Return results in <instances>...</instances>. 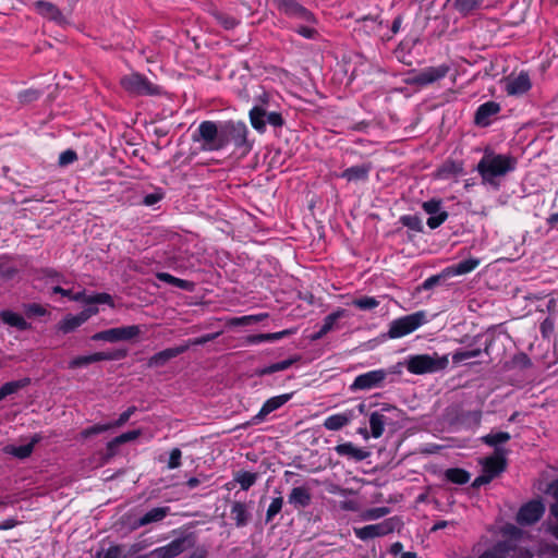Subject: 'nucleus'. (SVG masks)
Returning <instances> with one entry per match:
<instances>
[{
    "mask_svg": "<svg viewBox=\"0 0 558 558\" xmlns=\"http://www.w3.org/2000/svg\"><path fill=\"white\" fill-rule=\"evenodd\" d=\"M83 302L87 304H108L114 306L112 298L108 293H96L88 296H83Z\"/></svg>",
    "mask_w": 558,
    "mask_h": 558,
    "instance_id": "42",
    "label": "nucleus"
},
{
    "mask_svg": "<svg viewBox=\"0 0 558 558\" xmlns=\"http://www.w3.org/2000/svg\"><path fill=\"white\" fill-rule=\"evenodd\" d=\"M36 441L37 439L35 438L31 442L21 446L8 445L3 448V451L15 458L25 459L32 454Z\"/></svg>",
    "mask_w": 558,
    "mask_h": 558,
    "instance_id": "32",
    "label": "nucleus"
},
{
    "mask_svg": "<svg viewBox=\"0 0 558 558\" xmlns=\"http://www.w3.org/2000/svg\"><path fill=\"white\" fill-rule=\"evenodd\" d=\"M218 332L216 333H208V335H205V336H202L199 338H195L193 340H191L187 344L189 347L190 345H201V344H205L209 341H213L215 340L217 337H218Z\"/></svg>",
    "mask_w": 558,
    "mask_h": 558,
    "instance_id": "54",
    "label": "nucleus"
},
{
    "mask_svg": "<svg viewBox=\"0 0 558 558\" xmlns=\"http://www.w3.org/2000/svg\"><path fill=\"white\" fill-rule=\"evenodd\" d=\"M173 287L180 288L185 291L194 290V283L192 281L180 279V278H175Z\"/></svg>",
    "mask_w": 558,
    "mask_h": 558,
    "instance_id": "61",
    "label": "nucleus"
},
{
    "mask_svg": "<svg viewBox=\"0 0 558 558\" xmlns=\"http://www.w3.org/2000/svg\"><path fill=\"white\" fill-rule=\"evenodd\" d=\"M283 499L281 497L274 498L266 512V521L270 522L282 509Z\"/></svg>",
    "mask_w": 558,
    "mask_h": 558,
    "instance_id": "48",
    "label": "nucleus"
},
{
    "mask_svg": "<svg viewBox=\"0 0 558 558\" xmlns=\"http://www.w3.org/2000/svg\"><path fill=\"white\" fill-rule=\"evenodd\" d=\"M517 161L508 155L485 151L477 163L476 170L486 183H494L496 178L504 177L515 169Z\"/></svg>",
    "mask_w": 558,
    "mask_h": 558,
    "instance_id": "1",
    "label": "nucleus"
},
{
    "mask_svg": "<svg viewBox=\"0 0 558 558\" xmlns=\"http://www.w3.org/2000/svg\"><path fill=\"white\" fill-rule=\"evenodd\" d=\"M481 260L475 257H471L464 260L459 262L458 264L451 265L447 267L442 275L444 277L451 276H461L473 271L478 265Z\"/></svg>",
    "mask_w": 558,
    "mask_h": 558,
    "instance_id": "23",
    "label": "nucleus"
},
{
    "mask_svg": "<svg viewBox=\"0 0 558 558\" xmlns=\"http://www.w3.org/2000/svg\"><path fill=\"white\" fill-rule=\"evenodd\" d=\"M389 511L390 510L387 507L371 508L364 511V513L362 514V519L365 521L378 520L387 515Z\"/></svg>",
    "mask_w": 558,
    "mask_h": 558,
    "instance_id": "45",
    "label": "nucleus"
},
{
    "mask_svg": "<svg viewBox=\"0 0 558 558\" xmlns=\"http://www.w3.org/2000/svg\"><path fill=\"white\" fill-rule=\"evenodd\" d=\"M170 513L169 507H156L147 511L134 524V527H141L150 523L162 521Z\"/></svg>",
    "mask_w": 558,
    "mask_h": 558,
    "instance_id": "26",
    "label": "nucleus"
},
{
    "mask_svg": "<svg viewBox=\"0 0 558 558\" xmlns=\"http://www.w3.org/2000/svg\"><path fill=\"white\" fill-rule=\"evenodd\" d=\"M187 349H189V344L165 349V350L154 354L148 360V366H150V367L163 366L169 360L177 357L178 355L185 352Z\"/></svg>",
    "mask_w": 558,
    "mask_h": 558,
    "instance_id": "22",
    "label": "nucleus"
},
{
    "mask_svg": "<svg viewBox=\"0 0 558 558\" xmlns=\"http://www.w3.org/2000/svg\"><path fill=\"white\" fill-rule=\"evenodd\" d=\"M335 451L338 456L345 457L356 462L366 460L371 456L368 450L359 448L350 441L337 445Z\"/></svg>",
    "mask_w": 558,
    "mask_h": 558,
    "instance_id": "20",
    "label": "nucleus"
},
{
    "mask_svg": "<svg viewBox=\"0 0 558 558\" xmlns=\"http://www.w3.org/2000/svg\"><path fill=\"white\" fill-rule=\"evenodd\" d=\"M0 318L4 324L19 330H27L31 327L22 315L10 310L0 311Z\"/></svg>",
    "mask_w": 558,
    "mask_h": 558,
    "instance_id": "30",
    "label": "nucleus"
},
{
    "mask_svg": "<svg viewBox=\"0 0 558 558\" xmlns=\"http://www.w3.org/2000/svg\"><path fill=\"white\" fill-rule=\"evenodd\" d=\"M265 118H266V110L262 106H254L250 110L251 124L257 132H260V133L265 132V130H266Z\"/></svg>",
    "mask_w": 558,
    "mask_h": 558,
    "instance_id": "33",
    "label": "nucleus"
},
{
    "mask_svg": "<svg viewBox=\"0 0 558 558\" xmlns=\"http://www.w3.org/2000/svg\"><path fill=\"white\" fill-rule=\"evenodd\" d=\"M267 123L275 128H280L283 125L282 116L278 112H266Z\"/></svg>",
    "mask_w": 558,
    "mask_h": 558,
    "instance_id": "53",
    "label": "nucleus"
},
{
    "mask_svg": "<svg viewBox=\"0 0 558 558\" xmlns=\"http://www.w3.org/2000/svg\"><path fill=\"white\" fill-rule=\"evenodd\" d=\"M449 70L450 68L447 64L427 66L416 73L412 81L416 85H429L444 78L448 74Z\"/></svg>",
    "mask_w": 558,
    "mask_h": 558,
    "instance_id": "13",
    "label": "nucleus"
},
{
    "mask_svg": "<svg viewBox=\"0 0 558 558\" xmlns=\"http://www.w3.org/2000/svg\"><path fill=\"white\" fill-rule=\"evenodd\" d=\"M39 94L36 90H25L19 95L21 101H32L38 98Z\"/></svg>",
    "mask_w": 558,
    "mask_h": 558,
    "instance_id": "64",
    "label": "nucleus"
},
{
    "mask_svg": "<svg viewBox=\"0 0 558 558\" xmlns=\"http://www.w3.org/2000/svg\"><path fill=\"white\" fill-rule=\"evenodd\" d=\"M531 87V78L526 72H520L518 75H510L505 81V89L510 96H521L527 93Z\"/></svg>",
    "mask_w": 558,
    "mask_h": 558,
    "instance_id": "15",
    "label": "nucleus"
},
{
    "mask_svg": "<svg viewBox=\"0 0 558 558\" xmlns=\"http://www.w3.org/2000/svg\"><path fill=\"white\" fill-rule=\"evenodd\" d=\"M181 457L182 452L179 448L172 449L168 460V469H178L181 465Z\"/></svg>",
    "mask_w": 558,
    "mask_h": 558,
    "instance_id": "52",
    "label": "nucleus"
},
{
    "mask_svg": "<svg viewBox=\"0 0 558 558\" xmlns=\"http://www.w3.org/2000/svg\"><path fill=\"white\" fill-rule=\"evenodd\" d=\"M483 0H454V8L463 15H468L481 8Z\"/></svg>",
    "mask_w": 558,
    "mask_h": 558,
    "instance_id": "38",
    "label": "nucleus"
},
{
    "mask_svg": "<svg viewBox=\"0 0 558 558\" xmlns=\"http://www.w3.org/2000/svg\"><path fill=\"white\" fill-rule=\"evenodd\" d=\"M120 83L125 92L136 96H154L161 93L159 86L140 73L124 75Z\"/></svg>",
    "mask_w": 558,
    "mask_h": 558,
    "instance_id": "6",
    "label": "nucleus"
},
{
    "mask_svg": "<svg viewBox=\"0 0 558 558\" xmlns=\"http://www.w3.org/2000/svg\"><path fill=\"white\" fill-rule=\"evenodd\" d=\"M299 360H300V356L296 355V356H293L291 359H287V360L277 362V363H275L276 364V368H277L278 372L288 369L290 366H292Z\"/></svg>",
    "mask_w": 558,
    "mask_h": 558,
    "instance_id": "59",
    "label": "nucleus"
},
{
    "mask_svg": "<svg viewBox=\"0 0 558 558\" xmlns=\"http://www.w3.org/2000/svg\"><path fill=\"white\" fill-rule=\"evenodd\" d=\"M142 333V328L138 325H130V326H121L116 328H110L107 330H102L96 332L92 336V339L95 341H107V342H118V341H130L137 338Z\"/></svg>",
    "mask_w": 558,
    "mask_h": 558,
    "instance_id": "8",
    "label": "nucleus"
},
{
    "mask_svg": "<svg viewBox=\"0 0 558 558\" xmlns=\"http://www.w3.org/2000/svg\"><path fill=\"white\" fill-rule=\"evenodd\" d=\"M482 354L481 349L473 350H457L452 353L451 359L454 364H460L466 360L477 357Z\"/></svg>",
    "mask_w": 558,
    "mask_h": 558,
    "instance_id": "41",
    "label": "nucleus"
},
{
    "mask_svg": "<svg viewBox=\"0 0 558 558\" xmlns=\"http://www.w3.org/2000/svg\"><path fill=\"white\" fill-rule=\"evenodd\" d=\"M386 377L387 372L385 369L369 371L356 376L350 388L351 390H368L380 386Z\"/></svg>",
    "mask_w": 558,
    "mask_h": 558,
    "instance_id": "12",
    "label": "nucleus"
},
{
    "mask_svg": "<svg viewBox=\"0 0 558 558\" xmlns=\"http://www.w3.org/2000/svg\"><path fill=\"white\" fill-rule=\"evenodd\" d=\"M98 313L97 307H88L83 310L77 315H66L59 324L58 329L62 331L63 333H69L76 328H78L81 325H83L87 319H89L92 316L96 315Z\"/></svg>",
    "mask_w": 558,
    "mask_h": 558,
    "instance_id": "16",
    "label": "nucleus"
},
{
    "mask_svg": "<svg viewBox=\"0 0 558 558\" xmlns=\"http://www.w3.org/2000/svg\"><path fill=\"white\" fill-rule=\"evenodd\" d=\"M112 428V425L111 423H104V424H95L88 428H86L84 432H83V435L85 437H88V436H92V435H96V434H100V433H105L109 429Z\"/></svg>",
    "mask_w": 558,
    "mask_h": 558,
    "instance_id": "49",
    "label": "nucleus"
},
{
    "mask_svg": "<svg viewBox=\"0 0 558 558\" xmlns=\"http://www.w3.org/2000/svg\"><path fill=\"white\" fill-rule=\"evenodd\" d=\"M52 292L57 293V294H61L62 296H66L73 301H82L83 296H84L83 292H77V293L73 294L71 290L63 289L60 286L53 287Z\"/></svg>",
    "mask_w": 558,
    "mask_h": 558,
    "instance_id": "51",
    "label": "nucleus"
},
{
    "mask_svg": "<svg viewBox=\"0 0 558 558\" xmlns=\"http://www.w3.org/2000/svg\"><path fill=\"white\" fill-rule=\"evenodd\" d=\"M347 315L345 310L338 308L337 311L332 312L331 314L327 315L323 322V325L320 328L323 329V332H330L333 329L338 328L337 322L344 317Z\"/></svg>",
    "mask_w": 558,
    "mask_h": 558,
    "instance_id": "36",
    "label": "nucleus"
},
{
    "mask_svg": "<svg viewBox=\"0 0 558 558\" xmlns=\"http://www.w3.org/2000/svg\"><path fill=\"white\" fill-rule=\"evenodd\" d=\"M509 542H500L484 551L478 558H517Z\"/></svg>",
    "mask_w": 558,
    "mask_h": 558,
    "instance_id": "28",
    "label": "nucleus"
},
{
    "mask_svg": "<svg viewBox=\"0 0 558 558\" xmlns=\"http://www.w3.org/2000/svg\"><path fill=\"white\" fill-rule=\"evenodd\" d=\"M29 383V378H23L19 380L8 381L1 387L5 391V395L10 396L17 392L20 389L26 387Z\"/></svg>",
    "mask_w": 558,
    "mask_h": 558,
    "instance_id": "46",
    "label": "nucleus"
},
{
    "mask_svg": "<svg viewBox=\"0 0 558 558\" xmlns=\"http://www.w3.org/2000/svg\"><path fill=\"white\" fill-rule=\"evenodd\" d=\"M193 141L201 144L203 151H218L225 148L222 123L203 121L193 134Z\"/></svg>",
    "mask_w": 558,
    "mask_h": 558,
    "instance_id": "2",
    "label": "nucleus"
},
{
    "mask_svg": "<svg viewBox=\"0 0 558 558\" xmlns=\"http://www.w3.org/2000/svg\"><path fill=\"white\" fill-rule=\"evenodd\" d=\"M355 417L353 410H347L342 413H337L328 416L324 421V427L328 430H339L348 425Z\"/></svg>",
    "mask_w": 558,
    "mask_h": 558,
    "instance_id": "24",
    "label": "nucleus"
},
{
    "mask_svg": "<svg viewBox=\"0 0 558 558\" xmlns=\"http://www.w3.org/2000/svg\"><path fill=\"white\" fill-rule=\"evenodd\" d=\"M511 438L510 434L507 432H492L481 438V440L490 447H495L497 453V449L499 448V445L506 444Z\"/></svg>",
    "mask_w": 558,
    "mask_h": 558,
    "instance_id": "34",
    "label": "nucleus"
},
{
    "mask_svg": "<svg viewBox=\"0 0 558 558\" xmlns=\"http://www.w3.org/2000/svg\"><path fill=\"white\" fill-rule=\"evenodd\" d=\"M231 518L238 527L247 525L251 520V512L246 504L234 501L231 506Z\"/></svg>",
    "mask_w": 558,
    "mask_h": 558,
    "instance_id": "27",
    "label": "nucleus"
},
{
    "mask_svg": "<svg viewBox=\"0 0 558 558\" xmlns=\"http://www.w3.org/2000/svg\"><path fill=\"white\" fill-rule=\"evenodd\" d=\"M272 2L277 10L288 17H291L300 5V3L294 0H272Z\"/></svg>",
    "mask_w": 558,
    "mask_h": 558,
    "instance_id": "40",
    "label": "nucleus"
},
{
    "mask_svg": "<svg viewBox=\"0 0 558 558\" xmlns=\"http://www.w3.org/2000/svg\"><path fill=\"white\" fill-rule=\"evenodd\" d=\"M506 451L504 449H497V453L492 457H487L483 460V471L493 478L498 476L506 468Z\"/></svg>",
    "mask_w": 558,
    "mask_h": 558,
    "instance_id": "19",
    "label": "nucleus"
},
{
    "mask_svg": "<svg viewBox=\"0 0 558 558\" xmlns=\"http://www.w3.org/2000/svg\"><path fill=\"white\" fill-rule=\"evenodd\" d=\"M290 19L302 21L307 24L316 23V19L314 16V14L311 11H308L305 7H303L302 4H300L296 8V10L294 11V14Z\"/></svg>",
    "mask_w": 558,
    "mask_h": 558,
    "instance_id": "43",
    "label": "nucleus"
},
{
    "mask_svg": "<svg viewBox=\"0 0 558 558\" xmlns=\"http://www.w3.org/2000/svg\"><path fill=\"white\" fill-rule=\"evenodd\" d=\"M185 549V539L177 538L165 546L158 547L151 551L154 558H174Z\"/></svg>",
    "mask_w": 558,
    "mask_h": 558,
    "instance_id": "21",
    "label": "nucleus"
},
{
    "mask_svg": "<svg viewBox=\"0 0 558 558\" xmlns=\"http://www.w3.org/2000/svg\"><path fill=\"white\" fill-rule=\"evenodd\" d=\"M122 549L120 546H111L104 554L102 558H121Z\"/></svg>",
    "mask_w": 558,
    "mask_h": 558,
    "instance_id": "62",
    "label": "nucleus"
},
{
    "mask_svg": "<svg viewBox=\"0 0 558 558\" xmlns=\"http://www.w3.org/2000/svg\"><path fill=\"white\" fill-rule=\"evenodd\" d=\"M448 355L416 354L411 355L407 361V369L411 374L422 375L427 373H436L448 366Z\"/></svg>",
    "mask_w": 558,
    "mask_h": 558,
    "instance_id": "4",
    "label": "nucleus"
},
{
    "mask_svg": "<svg viewBox=\"0 0 558 558\" xmlns=\"http://www.w3.org/2000/svg\"><path fill=\"white\" fill-rule=\"evenodd\" d=\"M400 526V519L397 517L388 518L379 523L369 524L362 527H354V535L361 541H368L375 537L386 536L393 533Z\"/></svg>",
    "mask_w": 558,
    "mask_h": 558,
    "instance_id": "7",
    "label": "nucleus"
},
{
    "mask_svg": "<svg viewBox=\"0 0 558 558\" xmlns=\"http://www.w3.org/2000/svg\"><path fill=\"white\" fill-rule=\"evenodd\" d=\"M295 32L304 38L312 39L316 36L317 32L312 26H299Z\"/></svg>",
    "mask_w": 558,
    "mask_h": 558,
    "instance_id": "55",
    "label": "nucleus"
},
{
    "mask_svg": "<svg viewBox=\"0 0 558 558\" xmlns=\"http://www.w3.org/2000/svg\"><path fill=\"white\" fill-rule=\"evenodd\" d=\"M400 221L404 227L413 231H422L423 229L422 220L416 215H404L400 218Z\"/></svg>",
    "mask_w": 558,
    "mask_h": 558,
    "instance_id": "47",
    "label": "nucleus"
},
{
    "mask_svg": "<svg viewBox=\"0 0 558 558\" xmlns=\"http://www.w3.org/2000/svg\"><path fill=\"white\" fill-rule=\"evenodd\" d=\"M161 199H162V193L155 192V193L147 194L143 199V204L146 206H153V205L157 204L158 202H160Z\"/></svg>",
    "mask_w": 558,
    "mask_h": 558,
    "instance_id": "57",
    "label": "nucleus"
},
{
    "mask_svg": "<svg viewBox=\"0 0 558 558\" xmlns=\"http://www.w3.org/2000/svg\"><path fill=\"white\" fill-rule=\"evenodd\" d=\"M135 411H136L135 407H130L128 410L122 412L119 415L117 421L111 422L112 428L123 426L131 418V416L135 413Z\"/></svg>",
    "mask_w": 558,
    "mask_h": 558,
    "instance_id": "50",
    "label": "nucleus"
},
{
    "mask_svg": "<svg viewBox=\"0 0 558 558\" xmlns=\"http://www.w3.org/2000/svg\"><path fill=\"white\" fill-rule=\"evenodd\" d=\"M299 360H300V356L296 355V356H293L291 359H287V360L277 362V363H275L276 364V368H277L278 372L288 369L290 366H292Z\"/></svg>",
    "mask_w": 558,
    "mask_h": 558,
    "instance_id": "60",
    "label": "nucleus"
},
{
    "mask_svg": "<svg viewBox=\"0 0 558 558\" xmlns=\"http://www.w3.org/2000/svg\"><path fill=\"white\" fill-rule=\"evenodd\" d=\"M141 434H142L141 429H134V430H129L126 433H123V434L114 437L113 439H111L107 444V449L109 451H113L114 448L118 447L119 445L137 439L141 436Z\"/></svg>",
    "mask_w": 558,
    "mask_h": 558,
    "instance_id": "35",
    "label": "nucleus"
},
{
    "mask_svg": "<svg viewBox=\"0 0 558 558\" xmlns=\"http://www.w3.org/2000/svg\"><path fill=\"white\" fill-rule=\"evenodd\" d=\"M545 506L539 499L530 500L521 506L517 513V522L521 525L536 523L544 514Z\"/></svg>",
    "mask_w": 558,
    "mask_h": 558,
    "instance_id": "10",
    "label": "nucleus"
},
{
    "mask_svg": "<svg viewBox=\"0 0 558 558\" xmlns=\"http://www.w3.org/2000/svg\"><path fill=\"white\" fill-rule=\"evenodd\" d=\"M222 134L225 147L233 143L236 147H242L246 143L247 126L241 121H227L222 123Z\"/></svg>",
    "mask_w": 558,
    "mask_h": 558,
    "instance_id": "9",
    "label": "nucleus"
},
{
    "mask_svg": "<svg viewBox=\"0 0 558 558\" xmlns=\"http://www.w3.org/2000/svg\"><path fill=\"white\" fill-rule=\"evenodd\" d=\"M218 20L226 29H231L235 27L239 23L236 19L227 15H220Z\"/></svg>",
    "mask_w": 558,
    "mask_h": 558,
    "instance_id": "58",
    "label": "nucleus"
},
{
    "mask_svg": "<svg viewBox=\"0 0 558 558\" xmlns=\"http://www.w3.org/2000/svg\"><path fill=\"white\" fill-rule=\"evenodd\" d=\"M339 508L344 511H357L360 509V505L354 499H348L340 501Z\"/></svg>",
    "mask_w": 558,
    "mask_h": 558,
    "instance_id": "56",
    "label": "nucleus"
},
{
    "mask_svg": "<svg viewBox=\"0 0 558 558\" xmlns=\"http://www.w3.org/2000/svg\"><path fill=\"white\" fill-rule=\"evenodd\" d=\"M292 398V393H284L269 398L260 408L259 412L246 423V425H256L263 422L267 415L284 405Z\"/></svg>",
    "mask_w": 558,
    "mask_h": 558,
    "instance_id": "14",
    "label": "nucleus"
},
{
    "mask_svg": "<svg viewBox=\"0 0 558 558\" xmlns=\"http://www.w3.org/2000/svg\"><path fill=\"white\" fill-rule=\"evenodd\" d=\"M500 111V105L495 101H487L482 104L474 117V122L480 126H488L493 122V118Z\"/></svg>",
    "mask_w": 558,
    "mask_h": 558,
    "instance_id": "18",
    "label": "nucleus"
},
{
    "mask_svg": "<svg viewBox=\"0 0 558 558\" xmlns=\"http://www.w3.org/2000/svg\"><path fill=\"white\" fill-rule=\"evenodd\" d=\"M126 355V352L124 350H119L116 352H96L88 355H80L74 359H72L69 362V368L75 369L85 367L92 363L100 362V361H113L122 359Z\"/></svg>",
    "mask_w": 558,
    "mask_h": 558,
    "instance_id": "11",
    "label": "nucleus"
},
{
    "mask_svg": "<svg viewBox=\"0 0 558 558\" xmlns=\"http://www.w3.org/2000/svg\"><path fill=\"white\" fill-rule=\"evenodd\" d=\"M289 504L293 505L295 508L301 507L305 508L310 506L312 496L310 490L306 487L299 486L292 488L289 495Z\"/></svg>",
    "mask_w": 558,
    "mask_h": 558,
    "instance_id": "29",
    "label": "nucleus"
},
{
    "mask_svg": "<svg viewBox=\"0 0 558 558\" xmlns=\"http://www.w3.org/2000/svg\"><path fill=\"white\" fill-rule=\"evenodd\" d=\"M422 208L429 215L426 223L430 229H436L441 226L448 218V213L442 210L441 202L438 199H429L424 202Z\"/></svg>",
    "mask_w": 558,
    "mask_h": 558,
    "instance_id": "17",
    "label": "nucleus"
},
{
    "mask_svg": "<svg viewBox=\"0 0 558 558\" xmlns=\"http://www.w3.org/2000/svg\"><path fill=\"white\" fill-rule=\"evenodd\" d=\"M35 9L40 15L51 21L60 22L62 20V13L60 12V10L49 1H36Z\"/></svg>",
    "mask_w": 558,
    "mask_h": 558,
    "instance_id": "31",
    "label": "nucleus"
},
{
    "mask_svg": "<svg viewBox=\"0 0 558 558\" xmlns=\"http://www.w3.org/2000/svg\"><path fill=\"white\" fill-rule=\"evenodd\" d=\"M428 322L425 311L401 316L390 322L387 336L389 339H399L405 337Z\"/></svg>",
    "mask_w": 558,
    "mask_h": 558,
    "instance_id": "3",
    "label": "nucleus"
},
{
    "mask_svg": "<svg viewBox=\"0 0 558 558\" xmlns=\"http://www.w3.org/2000/svg\"><path fill=\"white\" fill-rule=\"evenodd\" d=\"M234 481L241 486L243 490H247L256 483L257 474L247 471H241L235 474Z\"/></svg>",
    "mask_w": 558,
    "mask_h": 558,
    "instance_id": "39",
    "label": "nucleus"
},
{
    "mask_svg": "<svg viewBox=\"0 0 558 558\" xmlns=\"http://www.w3.org/2000/svg\"><path fill=\"white\" fill-rule=\"evenodd\" d=\"M292 332L293 331L290 329H286V330L278 331V332H271V333H268V336H266V339L269 341H277V340H280V339L291 335Z\"/></svg>",
    "mask_w": 558,
    "mask_h": 558,
    "instance_id": "63",
    "label": "nucleus"
},
{
    "mask_svg": "<svg viewBox=\"0 0 558 558\" xmlns=\"http://www.w3.org/2000/svg\"><path fill=\"white\" fill-rule=\"evenodd\" d=\"M352 305L355 307L362 310V311H368L377 307L379 305V301L375 299L374 296H363L360 299H355L352 301Z\"/></svg>",
    "mask_w": 558,
    "mask_h": 558,
    "instance_id": "44",
    "label": "nucleus"
},
{
    "mask_svg": "<svg viewBox=\"0 0 558 558\" xmlns=\"http://www.w3.org/2000/svg\"><path fill=\"white\" fill-rule=\"evenodd\" d=\"M369 172V165H357L345 169L339 177L348 182H365L368 179Z\"/></svg>",
    "mask_w": 558,
    "mask_h": 558,
    "instance_id": "25",
    "label": "nucleus"
},
{
    "mask_svg": "<svg viewBox=\"0 0 558 558\" xmlns=\"http://www.w3.org/2000/svg\"><path fill=\"white\" fill-rule=\"evenodd\" d=\"M446 478L454 484L463 485L470 481V474L463 469H448L445 473Z\"/></svg>",
    "mask_w": 558,
    "mask_h": 558,
    "instance_id": "37",
    "label": "nucleus"
},
{
    "mask_svg": "<svg viewBox=\"0 0 558 558\" xmlns=\"http://www.w3.org/2000/svg\"><path fill=\"white\" fill-rule=\"evenodd\" d=\"M399 413V409L389 403H384L378 410L373 411L369 414L371 436L373 438L381 437L385 432V426L393 424Z\"/></svg>",
    "mask_w": 558,
    "mask_h": 558,
    "instance_id": "5",
    "label": "nucleus"
}]
</instances>
